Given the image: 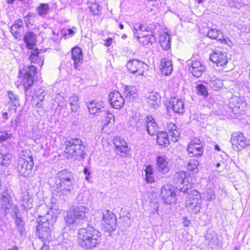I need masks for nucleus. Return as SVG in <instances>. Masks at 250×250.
Wrapping results in <instances>:
<instances>
[{"label": "nucleus", "mask_w": 250, "mask_h": 250, "mask_svg": "<svg viewBox=\"0 0 250 250\" xmlns=\"http://www.w3.org/2000/svg\"><path fill=\"white\" fill-rule=\"evenodd\" d=\"M37 212L39 213V215L36 233L40 238L49 239L51 237V231L54 224L56 221L57 216L51 214L48 208L45 205L40 206L37 209Z\"/></svg>", "instance_id": "f257e3e1"}, {"label": "nucleus", "mask_w": 250, "mask_h": 250, "mask_svg": "<svg viewBox=\"0 0 250 250\" xmlns=\"http://www.w3.org/2000/svg\"><path fill=\"white\" fill-rule=\"evenodd\" d=\"M87 228H82L79 230L78 243L86 250L93 249L98 247L101 241V233L97 229L86 224Z\"/></svg>", "instance_id": "f03ea898"}, {"label": "nucleus", "mask_w": 250, "mask_h": 250, "mask_svg": "<svg viewBox=\"0 0 250 250\" xmlns=\"http://www.w3.org/2000/svg\"><path fill=\"white\" fill-rule=\"evenodd\" d=\"M52 187L56 195L60 197L69 195L73 189L74 177L71 172L66 169L59 172L55 177Z\"/></svg>", "instance_id": "7ed1b4c3"}, {"label": "nucleus", "mask_w": 250, "mask_h": 250, "mask_svg": "<svg viewBox=\"0 0 250 250\" xmlns=\"http://www.w3.org/2000/svg\"><path fill=\"white\" fill-rule=\"evenodd\" d=\"M88 209L84 206H75L67 211L64 217L65 221L68 226H82L87 224L88 218L85 214Z\"/></svg>", "instance_id": "20e7f679"}, {"label": "nucleus", "mask_w": 250, "mask_h": 250, "mask_svg": "<svg viewBox=\"0 0 250 250\" xmlns=\"http://www.w3.org/2000/svg\"><path fill=\"white\" fill-rule=\"evenodd\" d=\"M65 152L75 159L81 160L84 158L85 154L84 146L80 139L75 138L66 140Z\"/></svg>", "instance_id": "39448f33"}, {"label": "nucleus", "mask_w": 250, "mask_h": 250, "mask_svg": "<svg viewBox=\"0 0 250 250\" xmlns=\"http://www.w3.org/2000/svg\"><path fill=\"white\" fill-rule=\"evenodd\" d=\"M202 199L199 192L194 190L188 192V196L186 200V206L195 214L198 213L201 208Z\"/></svg>", "instance_id": "423d86ee"}, {"label": "nucleus", "mask_w": 250, "mask_h": 250, "mask_svg": "<svg viewBox=\"0 0 250 250\" xmlns=\"http://www.w3.org/2000/svg\"><path fill=\"white\" fill-rule=\"evenodd\" d=\"M189 174L185 171H179L174 175V181L177 184V188L183 192H188L192 187V183L189 182Z\"/></svg>", "instance_id": "0eeeda50"}, {"label": "nucleus", "mask_w": 250, "mask_h": 250, "mask_svg": "<svg viewBox=\"0 0 250 250\" xmlns=\"http://www.w3.org/2000/svg\"><path fill=\"white\" fill-rule=\"evenodd\" d=\"M230 142L234 149L237 151L250 146V140L246 138L241 132L232 133Z\"/></svg>", "instance_id": "6e6552de"}, {"label": "nucleus", "mask_w": 250, "mask_h": 250, "mask_svg": "<svg viewBox=\"0 0 250 250\" xmlns=\"http://www.w3.org/2000/svg\"><path fill=\"white\" fill-rule=\"evenodd\" d=\"M116 217L114 213L108 210L104 212L102 224L105 226V228L110 234L116 229Z\"/></svg>", "instance_id": "1a4fd4ad"}, {"label": "nucleus", "mask_w": 250, "mask_h": 250, "mask_svg": "<svg viewBox=\"0 0 250 250\" xmlns=\"http://www.w3.org/2000/svg\"><path fill=\"white\" fill-rule=\"evenodd\" d=\"M126 66L131 73L136 76L143 75L145 69H146L147 67V65L143 62L136 59L129 61Z\"/></svg>", "instance_id": "9d476101"}, {"label": "nucleus", "mask_w": 250, "mask_h": 250, "mask_svg": "<svg viewBox=\"0 0 250 250\" xmlns=\"http://www.w3.org/2000/svg\"><path fill=\"white\" fill-rule=\"evenodd\" d=\"M161 195L164 201L170 205L176 201V193L174 188L170 185H165L161 188Z\"/></svg>", "instance_id": "9b49d317"}, {"label": "nucleus", "mask_w": 250, "mask_h": 250, "mask_svg": "<svg viewBox=\"0 0 250 250\" xmlns=\"http://www.w3.org/2000/svg\"><path fill=\"white\" fill-rule=\"evenodd\" d=\"M187 64L189 72L195 77L199 78L205 71V66L198 61L188 60Z\"/></svg>", "instance_id": "f8f14e48"}, {"label": "nucleus", "mask_w": 250, "mask_h": 250, "mask_svg": "<svg viewBox=\"0 0 250 250\" xmlns=\"http://www.w3.org/2000/svg\"><path fill=\"white\" fill-rule=\"evenodd\" d=\"M36 73V68L34 65L28 67L24 73L22 83L25 91H27L34 83V76Z\"/></svg>", "instance_id": "ddd939ff"}, {"label": "nucleus", "mask_w": 250, "mask_h": 250, "mask_svg": "<svg viewBox=\"0 0 250 250\" xmlns=\"http://www.w3.org/2000/svg\"><path fill=\"white\" fill-rule=\"evenodd\" d=\"M34 164V162H28L24 159H19L18 164V170L21 176L27 177L32 172Z\"/></svg>", "instance_id": "4468645a"}, {"label": "nucleus", "mask_w": 250, "mask_h": 250, "mask_svg": "<svg viewBox=\"0 0 250 250\" xmlns=\"http://www.w3.org/2000/svg\"><path fill=\"white\" fill-rule=\"evenodd\" d=\"M108 100L111 106L115 109H121L124 104L125 100L121 94L117 91L111 92Z\"/></svg>", "instance_id": "2eb2a0df"}, {"label": "nucleus", "mask_w": 250, "mask_h": 250, "mask_svg": "<svg viewBox=\"0 0 250 250\" xmlns=\"http://www.w3.org/2000/svg\"><path fill=\"white\" fill-rule=\"evenodd\" d=\"M209 59L218 66H223L228 63L226 54L218 50H214L213 53L210 55Z\"/></svg>", "instance_id": "dca6fc26"}, {"label": "nucleus", "mask_w": 250, "mask_h": 250, "mask_svg": "<svg viewBox=\"0 0 250 250\" xmlns=\"http://www.w3.org/2000/svg\"><path fill=\"white\" fill-rule=\"evenodd\" d=\"M144 120L148 133L151 136L156 135L158 133V126L154 118L148 116L145 117Z\"/></svg>", "instance_id": "f3484780"}, {"label": "nucleus", "mask_w": 250, "mask_h": 250, "mask_svg": "<svg viewBox=\"0 0 250 250\" xmlns=\"http://www.w3.org/2000/svg\"><path fill=\"white\" fill-rule=\"evenodd\" d=\"M168 107L177 113H183L184 112V102L181 99L178 98H170Z\"/></svg>", "instance_id": "a211bd4d"}, {"label": "nucleus", "mask_w": 250, "mask_h": 250, "mask_svg": "<svg viewBox=\"0 0 250 250\" xmlns=\"http://www.w3.org/2000/svg\"><path fill=\"white\" fill-rule=\"evenodd\" d=\"M72 59L74 62V67L79 69V63H81L83 59V55L81 49L78 46L73 47L71 50Z\"/></svg>", "instance_id": "6ab92c4d"}, {"label": "nucleus", "mask_w": 250, "mask_h": 250, "mask_svg": "<svg viewBox=\"0 0 250 250\" xmlns=\"http://www.w3.org/2000/svg\"><path fill=\"white\" fill-rule=\"evenodd\" d=\"M33 199L28 192L22 193L21 196V206L24 210H28L33 207Z\"/></svg>", "instance_id": "aec40b11"}, {"label": "nucleus", "mask_w": 250, "mask_h": 250, "mask_svg": "<svg viewBox=\"0 0 250 250\" xmlns=\"http://www.w3.org/2000/svg\"><path fill=\"white\" fill-rule=\"evenodd\" d=\"M161 70L163 74L170 75L173 70L172 61L168 59L164 58L161 61Z\"/></svg>", "instance_id": "412c9836"}, {"label": "nucleus", "mask_w": 250, "mask_h": 250, "mask_svg": "<svg viewBox=\"0 0 250 250\" xmlns=\"http://www.w3.org/2000/svg\"><path fill=\"white\" fill-rule=\"evenodd\" d=\"M134 37L138 39V41L143 45H151L155 42V38L153 35H142V37L136 32H134Z\"/></svg>", "instance_id": "4be33fe9"}, {"label": "nucleus", "mask_w": 250, "mask_h": 250, "mask_svg": "<svg viewBox=\"0 0 250 250\" xmlns=\"http://www.w3.org/2000/svg\"><path fill=\"white\" fill-rule=\"evenodd\" d=\"M149 106L153 108H157L161 101L160 96L157 92H152L146 96Z\"/></svg>", "instance_id": "5701e85b"}, {"label": "nucleus", "mask_w": 250, "mask_h": 250, "mask_svg": "<svg viewBox=\"0 0 250 250\" xmlns=\"http://www.w3.org/2000/svg\"><path fill=\"white\" fill-rule=\"evenodd\" d=\"M24 41L26 44L27 47L32 50L36 46V35L32 32H27L24 36Z\"/></svg>", "instance_id": "b1692460"}, {"label": "nucleus", "mask_w": 250, "mask_h": 250, "mask_svg": "<svg viewBox=\"0 0 250 250\" xmlns=\"http://www.w3.org/2000/svg\"><path fill=\"white\" fill-rule=\"evenodd\" d=\"M187 150L191 157L201 156L203 152L202 146H194L192 144L188 145Z\"/></svg>", "instance_id": "393cba45"}, {"label": "nucleus", "mask_w": 250, "mask_h": 250, "mask_svg": "<svg viewBox=\"0 0 250 250\" xmlns=\"http://www.w3.org/2000/svg\"><path fill=\"white\" fill-rule=\"evenodd\" d=\"M159 43L162 48L165 50L169 49L171 45V38L167 33H163L160 36Z\"/></svg>", "instance_id": "a878e982"}, {"label": "nucleus", "mask_w": 250, "mask_h": 250, "mask_svg": "<svg viewBox=\"0 0 250 250\" xmlns=\"http://www.w3.org/2000/svg\"><path fill=\"white\" fill-rule=\"evenodd\" d=\"M207 36L210 39L223 42L225 41L224 35L221 30L210 28L209 29Z\"/></svg>", "instance_id": "bb28decb"}, {"label": "nucleus", "mask_w": 250, "mask_h": 250, "mask_svg": "<svg viewBox=\"0 0 250 250\" xmlns=\"http://www.w3.org/2000/svg\"><path fill=\"white\" fill-rule=\"evenodd\" d=\"M157 168L160 172L165 174L169 171V168L167 167V162L166 159L161 156L157 157Z\"/></svg>", "instance_id": "cd10ccee"}, {"label": "nucleus", "mask_w": 250, "mask_h": 250, "mask_svg": "<svg viewBox=\"0 0 250 250\" xmlns=\"http://www.w3.org/2000/svg\"><path fill=\"white\" fill-rule=\"evenodd\" d=\"M23 23L21 20H18L12 26L11 32L16 38H17L21 36L20 34L23 28Z\"/></svg>", "instance_id": "c85d7f7f"}, {"label": "nucleus", "mask_w": 250, "mask_h": 250, "mask_svg": "<svg viewBox=\"0 0 250 250\" xmlns=\"http://www.w3.org/2000/svg\"><path fill=\"white\" fill-rule=\"evenodd\" d=\"M157 134V143L158 145L167 146L169 145L168 136L166 132H159Z\"/></svg>", "instance_id": "c756f323"}, {"label": "nucleus", "mask_w": 250, "mask_h": 250, "mask_svg": "<svg viewBox=\"0 0 250 250\" xmlns=\"http://www.w3.org/2000/svg\"><path fill=\"white\" fill-rule=\"evenodd\" d=\"M15 208L17 207L15 206L13 207L12 200L1 201V211L5 215L12 211L14 212Z\"/></svg>", "instance_id": "7c9ffc66"}, {"label": "nucleus", "mask_w": 250, "mask_h": 250, "mask_svg": "<svg viewBox=\"0 0 250 250\" xmlns=\"http://www.w3.org/2000/svg\"><path fill=\"white\" fill-rule=\"evenodd\" d=\"M170 129L168 131V136L171 137V140L174 142L178 141L180 135V130L174 124H171L168 127Z\"/></svg>", "instance_id": "2f4dec72"}, {"label": "nucleus", "mask_w": 250, "mask_h": 250, "mask_svg": "<svg viewBox=\"0 0 250 250\" xmlns=\"http://www.w3.org/2000/svg\"><path fill=\"white\" fill-rule=\"evenodd\" d=\"M72 112H77L79 108V99L76 95L71 96L68 100Z\"/></svg>", "instance_id": "473e14b6"}, {"label": "nucleus", "mask_w": 250, "mask_h": 250, "mask_svg": "<svg viewBox=\"0 0 250 250\" xmlns=\"http://www.w3.org/2000/svg\"><path fill=\"white\" fill-rule=\"evenodd\" d=\"M50 10V7L47 3H40L37 8V12L39 15L43 17L47 15Z\"/></svg>", "instance_id": "72a5a7b5"}, {"label": "nucleus", "mask_w": 250, "mask_h": 250, "mask_svg": "<svg viewBox=\"0 0 250 250\" xmlns=\"http://www.w3.org/2000/svg\"><path fill=\"white\" fill-rule=\"evenodd\" d=\"M124 94L126 97H128L129 100H133L137 96L135 89L133 87L125 86L124 88Z\"/></svg>", "instance_id": "f704fd0d"}, {"label": "nucleus", "mask_w": 250, "mask_h": 250, "mask_svg": "<svg viewBox=\"0 0 250 250\" xmlns=\"http://www.w3.org/2000/svg\"><path fill=\"white\" fill-rule=\"evenodd\" d=\"M199 162L197 160H190L188 163L187 168L188 170L192 171L193 174L197 173L199 171L198 167L199 166Z\"/></svg>", "instance_id": "c9c22d12"}, {"label": "nucleus", "mask_w": 250, "mask_h": 250, "mask_svg": "<svg viewBox=\"0 0 250 250\" xmlns=\"http://www.w3.org/2000/svg\"><path fill=\"white\" fill-rule=\"evenodd\" d=\"M18 211L17 208H14V214L16 216L15 224L17 227V229L20 232H22L24 230V222L21 218L17 216V212Z\"/></svg>", "instance_id": "e433bc0d"}, {"label": "nucleus", "mask_w": 250, "mask_h": 250, "mask_svg": "<svg viewBox=\"0 0 250 250\" xmlns=\"http://www.w3.org/2000/svg\"><path fill=\"white\" fill-rule=\"evenodd\" d=\"M88 108L90 114L93 115L101 113L102 111H104L101 110V108L95 104V101H94L89 103L88 105Z\"/></svg>", "instance_id": "4c0bfd02"}, {"label": "nucleus", "mask_w": 250, "mask_h": 250, "mask_svg": "<svg viewBox=\"0 0 250 250\" xmlns=\"http://www.w3.org/2000/svg\"><path fill=\"white\" fill-rule=\"evenodd\" d=\"M19 159H24V161L27 160L28 162H33L34 160L32 152L28 149L22 150L21 152Z\"/></svg>", "instance_id": "58836bf2"}, {"label": "nucleus", "mask_w": 250, "mask_h": 250, "mask_svg": "<svg viewBox=\"0 0 250 250\" xmlns=\"http://www.w3.org/2000/svg\"><path fill=\"white\" fill-rule=\"evenodd\" d=\"M139 31H150L151 29L149 27L144 25L140 23H136L134 25V31L133 32H136L138 33L140 35H143V34H141L139 33Z\"/></svg>", "instance_id": "ea45409f"}, {"label": "nucleus", "mask_w": 250, "mask_h": 250, "mask_svg": "<svg viewBox=\"0 0 250 250\" xmlns=\"http://www.w3.org/2000/svg\"><path fill=\"white\" fill-rule=\"evenodd\" d=\"M30 51V55L29 57V60L32 63H38V60L40 58L39 56V51L38 49L34 48Z\"/></svg>", "instance_id": "a19ab883"}, {"label": "nucleus", "mask_w": 250, "mask_h": 250, "mask_svg": "<svg viewBox=\"0 0 250 250\" xmlns=\"http://www.w3.org/2000/svg\"><path fill=\"white\" fill-rule=\"evenodd\" d=\"M8 96L10 99V101L12 103V104L16 108L20 105L19 100L17 95H15V93L11 91L8 92ZM16 109H15L16 110Z\"/></svg>", "instance_id": "79ce46f5"}, {"label": "nucleus", "mask_w": 250, "mask_h": 250, "mask_svg": "<svg viewBox=\"0 0 250 250\" xmlns=\"http://www.w3.org/2000/svg\"><path fill=\"white\" fill-rule=\"evenodd\" d=\"M104 111L106 114V117L105 119L104 125V127H105L114 124L115 117L112 113H109L107 111H105L104 110Z\"/></svg>", "instance_id": "37998d69"}, {"label": "nucleus", "mask_w": 250, "mask_h": 250, "mask_svg": "<svg viewBox=\"0 0 250 250\" xmlns=\"http://www.w3.org/2000/svg\"><path fill=\"white\" fill-rule=\"evenodd\" d=\"M209 84L214 90H218L223 86V83L220 80H211L209 82Z\"/></svg>", "instance_id": "c03bdc74"}, {"label": "nucleus", "mask_w": 250, "mask_h": 250, "mask_svg": "<svg viewBox=\"0 0 250 250\" xmlns=\"http://www.w3.org/2000/svg\"><path fill=\"white\" fill-rule=\"evenodd\" d=\"M196 89L198 94L203 97H207L208 95V92L207 87L203 84H199L196 86Z\"/></svg>", "instance_id": "a18cd8bd"}, {"label": "nucleus", "mask_w": 250, "mask_h": 250, "mask_svg": "<svg viewBox=\"0 0 250 250\" xmlns=\"http://www.w3.org/2000/svg\"><path fill=\"white\" fill-rule=\"evenodd\" d=\"M243 98H235L234 100L237 102L235 107H237L242 110H243L246 107V103L243 101Z\"/></svg>", "instance_id": "49530a36"}, {"label": "nucleus", "mask_w": 250, "mask_h": 250, "mask_svg": "<svg viewBox=\"0 0 250 250\" xmlns=\"http://www.w3.org/2000/svg\"><path fill=\"white\" fill-rule=\"evenodd\" d=\"M11 155L9 154H0V158H2L1 164L2 166H7L11 162Z\"/></svg>", "instance_id": "de8ad7c7"}, {"label": "nucleus", "mask_w": 250, "mask_h": 250, "mask_svg": "<svg viewBox=\"0 0 250 250\" xmlns=\"http://www.w3.org/2000/svg\"><path fill=\"white\" fill-rule=\"evenodd\" d=\"M1 201H6L8 200H12L11 197L10 193L8 190H6L3 191L1 194Z\"/></svg>", "instance_id": "09e8293b"}, {"label": "nucleus", "mask_w": 250, "mask_h": 250, "mask_svg": "<svg viewBox=\"0 0 250 250\" xmlns=\"http://www.w3.org/2000/svg\"><path fill=\"white\" fill-rule=\"evenodd\" d=\"M99 5L97 4L94 3L91 6H89L90 12L92 13L94 15L99 14Z\"/></svg>", "instance_id": "8fccbe9b"}, {"label": "nucleus", "mask_w": 250, "mask_h": 250, "mask_svg": "<svg viewBox=\"0 0 250 250\" xmlns=\"http://www.w3.org/2000/svg\"><path fill=\"white\" fill-rule=\"evenodd\" d=\"M114 144L116 148H117L120 146L125 145L126 142L124 140H122L120 138H119L118 139L117 138L115 140Z\"/></svg>", "instance_id": "3c124183"}, {"label": "nucleus", "mask_w": 250, "mask_h": 250, "mask_svg": "<svg viewBox=\"0 0 250 250\" xmlns=\"http://www.w3.org/2000/svg\"><path fill=\"white\" fill-rule=\"evenodd\" d=\"M44 95H40V96H38V98H39V102H38L36 104V106L38 108H43V104H42V101L44 100Z\"/></svg>", "instance_id": "603ef678"}, {"label": "nucleus", "mask_w": 250, "mask_h": 250, "mask_svg": "<svg viewBox=\"0 0 250 250\" xmlns=\"http://www.w3.org/2000/svg\"><path fill=\"white\" fill-rule=\"evenodd\" d=\"M117 150L124 154H127L128 152V149L127 146H126V144H125V145L120 146V147L117 148Z\"/></svg>", "instance_id": "864d4df0"}, {"label": "nucleus", "mask_w": 250, "mask_h": 250, "mask_svg": "<svg viewBox=\"0 0 250 250\" xmlns=\"http://www.w3.org/2000/svg\"><path fill=\"white\" fill-rule=\"evenodd\" d=\"M189 144H192L194 146H202L201 140L197 138L193 139L190 142Z\"/></svg>", "instance_id": "5fc2aeb1"}, {"label": "nucleus", "mask_w": 250, "mask_h": 250, "mask_svg": "<svg viewBox=\"0 0 250 250\" xmlns=\"http://www.w3.org/2000/svg\"><path fill=\"white\" fill-rule=\"evenodd\" d=\"M8 138V134L5 132L0 131V143L5 141Z\"/></svg>", "instance_id": "6e6d98bb"}, {"label": "nucleus", "mask_w": 250, "mask_h": 250, "mask_svg": "<svg viewBox=\"0 0 250 250\" xmlns=\"http://www.w3.org/2000/svg\"><path fill=\"white\" fill-rule=\"evenodd\" d=\"M152 175L153 174L146 175V180L148 183H152L154 181V179Z\"/></svg>", "instance_id": "4d7b16f0"}, {"label": "nucleus", "mask_w": 250, "mask_h": 250, "mask_svg": "<svg viewBox=\"0 0 250 250\" xmlns=\"http://www.w3.org/2000/svg\"><path fill=\"white\" fill-rule=\"evenodd\" d=\"M83 173L85 175V179L86 181H89L90 179V172L88 168H84L83 169Z\"/></svg>", "instance_id": "13d9d810"}, {"label": "nucleus", "mask_w": 250, "mask_h": 250, "mask_svg": "<svg viewBox=\"0 0 250 250\" xmlns=\"http://www.w3.org/2000/svg\"><path fill=\"white\" fill-rule=\"evenodd\" d=\"M146 174H153L152 167L150 165L146 167L145 169V175Z\"/></svg>", "instance_id": "bf43d9fd"}, {"label": "nucleus", "mask_w": 250, "mask_h": 250, "mask_svg": "<svg viewBox=\"0 0 250 250\" xmlns=\"http://www.w3.org/2000/svg\"><path fill=\"white\" fill-rule=\"evenodd\" d=\"M104 45H105L106 47H109L111 45L112 42V39L111 38H108L106 40H104Z\"/></svg>", "instance_id": "052dcab7"}, {"label": "nucleus", "mask_w": 250, "mask_h": 250, "mask_svg": "<svg viewBox=\"0 0 250 250\" xmlns=\"http://www.w3.org/2000/svg\"><path fill=\"white\" fill-rule=\"evenodd\" d=\"M95 104H96L98 106L100 107L101 108V110H102L103 108H104V103L103 101H100L98 102H95Z\"/></svg>", "instance_id": "680f3d73"}, {"label": "nucleus", "mask_w": 250, "mask_h": 250, "mask_svg": "<svg viewBox=\"0 0 250 250\" xmlns=\"http://www.w3.org/2000/svg\"><path fill=\"white\" fill-rule=\"evenodd\" d=\"M207 198L208 200L211 201L215 198V195L214 194L211 193L210 195L208 194Z\"/></svg>", "instance_id": "e2e57ef3"}, {"label": "nucleus", "mask_w": 250, "mask_h": 250, "mask_svg": "<svg viewBox=\"0 0 250 250\" xmlns=\"http://www.w3.org/2000/svg\"><path fill=\"white\" fill-rule=\"evenodd\" d=\"M190 224V222L189 220H187V219H185L184 220V224L185 226L188 227Z\"/></svg>", "instance_id": "0e129e2a"}, {"label": "nucleus", "mask_w": 250, "mask_h": 250, "mask_svg": "<svg viewBox=\"0 0 250 250\" xmlns=\"http://www.w3.org/2000/svg\"><path fill=\"white\" fill-rule=\"evenodd\" d=\"M67 32H68V35H70V36H72L73 35V34H74L75 32L73 31V29H70V28H69L67 30Z\"/></svg>", "instance_id": "69168bd1"}, {"label": "nucleus", "mask_w": 250, "mask_h": 250, "mask_svg": "<svg viewBox=\"0 0 250 250\" xmlns=\"http://www.w3.org/2000/svg\"><path fill=\"white\" fill-rule=\"evenodd\" d=\"M41 250H49V247L46 244H44L42 246Z\"/></svg>", "instance_id": "338daca9"}, {"label": "nucleus", "mask_w": 250, "mask_h": 250, "mask_svg": "<svg viewBox=\"0 0 250 250\" xmlns=\"http://www.w3.org/2000/svg\"><path fill=\"white\" fill-rule=\"evenodd\" d=\"M8 250H20L19 248L17 246H13L11 248H9Z\"/></svg>", "instance_id": "774afa93"}]
</instances>
